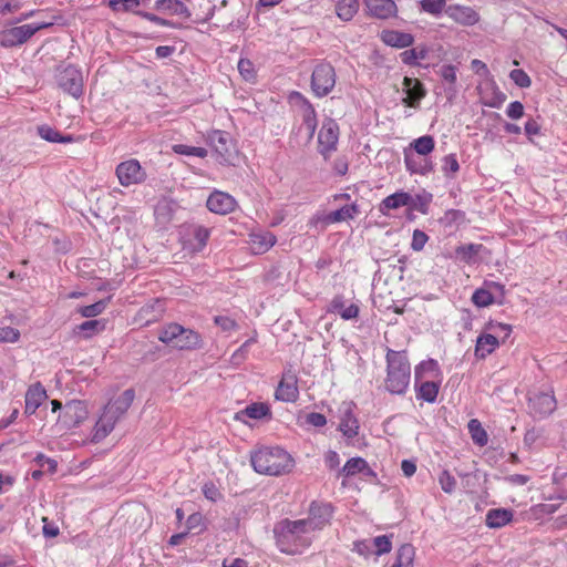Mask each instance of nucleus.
I'll return each instance as SVG.
<instances>
[{
	"mask_svg": "<svg viewBox=\"0 0 567 567\" xmlns=\"http://www.w3.org/2000/svg\"><path fill=\"white\" fill-rule=\"evenodd\" d=\"M311 533L302 519L285 518L274 527L277 548L286 555H298L307 549L312 543Z\"/></svg>",
	"mask_w": 567,
	"mask_h": 567,
	"instance_id": "1",
	"label": "nucleus"
},
{
	"mask_svg": "<svg viewBox=\"0 0 567 567\" xmlns=\"http://www.w3.org/2000/svg\"><path fill=\"white\" fill-rule=\"evenodd\" d=\"M134 399L135 391L130 388L104 405L92 431L91 441L93 443L102 442L114 430L116 423L126 414L133 404Z\"/></svg>",
	"mask_w": 567,
	"mask_h": 567,
	"instance_id": "2",
	"label": "nucleus"
},
{
	"mask_svg": "<svg viewBox=\"0 0 567 567\" xmlns=\"http://www.w3.org/2000/svg\"><path fill=\"white\" fill-rule=\"evenodd\" d=\"M385 363L384 390L392 395H404L411 381V364L406 351L388 348Z\"/></svg>",
	"mask_w": 567,
	"mask_h": 567,
	"instance_id": "3",
	"label": "nucleus"
},
{
	"mask_svg": "<svg viewBox=\"0 0 567 567\" xmlns=\"http://www.w3.org/2000/svg\"><path fill=\"white\" fill-rule=\"evenodd\" d=\"M250 464L259 474L279 476L290 472L293 460L279 446H262L250 453Z\"/></svg>",
	"mask_w": 567,
	"mask_h": 567,
	"instance_id": "4",
	"label": "nucleus"
},
{
	"mask_svg": "<svg viewBox=\"0 0 567 567\" xmlns=\"http://www.w3.org/2000/svg\"><path fill=\"white\" fill-rule=\"evenodd\" d=\"M158 340L178 350H196L203 347V338L197 331L177 322L163 326L158 332Z\"/></svg>",
	"mask_w": 567,
	"mask_h": 567,
	"instance_id": "5",
	"label": "nucleus"
},
{
	"mask_svg": "<svg viewBox=\"0 0 567 567\" xmlns=\"http://www.w3.org/2000/svg\"><path fill=\"white\" fill-rule=\"evenodd\" d=\"M58 87L65 94L80 99L84 93V79L81 68L72 63L61 62L54 69Z\"/></svg>",
	"mask_w": 567,
	"mask_h": 567,
	"instance_id": "6",
	"label": "nucleus"
},
{
	"mask_svg": "<svg viewBox=\"0 0 567 567\" xmlns=\"http://www.w3.org/2000/svg\"><path fill=\"white\" fill-rule=\"evenodd\" d=\"M54 21H42L7 28L0 31V47L10 49L24 44L38 31L51 28Z\"/></svg>",
	"mask_w": 567,
	"mask_h": 567,
	"instance_id": "7",
	"label": "nucleus"
},
{
	"mask_svg": "<svg viewBox=\"0 0 567 567\" xmlns=\"http://www.w3.org/2000/svg\"><path fill=\"white\" fill-rule=\"evenodd\" d=\"M178 236L184 249L200 252L207 245L210 229L196 223H184L178 228Z\"/></svg>",
	"mask_w": 567,
	"mask_h": 567,
	"instance_id": "8",
	"label": "nucleus"
},
{
	"mask_svg": "<svg viewBox=\"0 0 567 567\" xmlns=\"http://www.w3.org/2000/svg\"><path fill=\"white\" fill-rule=\"evenodd\" d=\"M89 416L87 405L82 400H70L60 412L56 425L61 430H72L79 427Z\"/></svg>",
	"mask_w": 567,
	"mask_h": 567,
	"instance_id": "9",
	"label": "nucleus"
},
{
	"mask_svg": "<svg viewBox=\"0 0 567 567\" xmlns=\"http://www.w3.org/2000/svg\"><path fill=\"white\" fill-rule=\"evenodd\" d=\"M207 144L213 148L220 164H230L235 155V143L231 135L221 130L207 133Z\"/></svg>",
	"mask_w": 567,
	"mask_h": 567,
	"instance_id": "10",
	"label": "nucleus"
},
{
	"mask_svg": "<svg viewBox=\"0 0 567 567\" xmlns=\"http://www.w3.org/2000/svg\"><path fill=\"white\" fill-rule=\"evenodd\" d=\"M334 68L328 62L317 64L311 75V90L317 97L327 96L336 85Z\"/></svg>",
	"mask_w": 567,
	"mask_h": 567,
	"instance_id": "11",
	"label": "nucleus"
},
{
	"mask_svg": "<svg viewBox=\"0 0 567 567\" xmlns=\"http://www.w3.org/2000/svg\"><path fill=\"white\" fill-rule=\"evenodd\" d=\"M556 399L553 391H533L528 394L529 413L535 419H544L556 410Z\"/></svg>",
	"mask_w": 567,
	"mask_h": 567,
	"instance_id": "12",
	"label": "nucleus"
},
{
	"mask_svg": "<svg viewBox=\"0 0 567 567\" xmlns=\"http://www.w3.org/2000/svg\"><path fill=\"white\" fill-rule=\"evenodd\" d=\"M115 174L122 186L128 187L145 182L146 172L135 158L121 162L115 169Z\"/></svg>",
	"mask_w": 567,
	"mask_h": 567,
	"instance_id": "13",
	"label": "nucleus"
},
{
	"mask_svg": "<svg viewBox=\"0 0 567 567\" xmlns=\"http://www.w3.org/2000/svg\"><path fill=\"white\" fill-rule=\"evenodd\" d=\"M360 214L361 210L359 205L353 202L351 204H344L339 209L332 210L326 215H315L310 219V225L317 226L318 223H322L323 225L338 224L354 219Z\"/></svg>",
	"mask_w": 567,
	"mask_h": 567,
	"instance_id": "14",
	"label": "nucleus"
},
{
	"mask_svg": "<svg viewBox=\"0 0 567 567\" xmlns=\"http://www.w3.org/2000/svg\"><path fill=\"white\" fill-rule=\"evenodd\" d=\"M333 516V506L330 503L311 502L309 515L302 520L311 532L322 529Z\"/></svg>",
	"mask_w": 567,
	"mask_h": 567,
	"instance_id": "15",
	"label": "nucleus"
},
{
	"mask_svg": "<svg viewBox=\"0 0 567 567\" xmlns=\"http://www.w3.org/2000/svg\"><path fill=\"white\" fill-rule=\"evenodd\" d=\"M403 97L402 103L406 106L419 109L421 101L426 95V89L424 84L416 78L404 76L403 79Z\"/></svg>",
	"mask_w": 567,
	"mask_h": 567,
	"instance_id": "16",
	"label": "nucleus"
},
{
	"mask_svg": "<svg viewBox=\"0 0 567 567\" xmlns=\"http://www.w3.org/2000/svg\"><path fill=\"white\" fill-rule=\"evenodd\" d=\"M339 141V126L333 120L323 123L319 135L318 142L320 153L327 157L332 151L337 148Z\"/></svg>",
	"mask_w": 567,
	"mask_h": 567,
	"instance_id": "17",
	"label": "nucleus"
},
{
	"mask_svg": "<svg viewBox=\"0 0 567 567\" xmlns=\"http://www.w3.org/2000/svg\"><path fill=\"white\" fill-rule=\"evenodd\" d=\"M357 405L354 402H343L342 415L339 423V431L349 440L359 434V420L354 414Z\"/></svg>",
	"mask_w": 567,
	"mask_h": 567,
	"instance_id": "18",
	"label": "nucleus"
},
{
	"mask_svg": "<svg viewBox=\"0 0 567 567\" xmlns=\"http://www.w3.org/2000/svg\"><path fill=\"white\" fill-rule=\"evenodd\" d=\"M237 202L235 198L221 190H214L206 200L209 212L218 215H227L235 210Z\"/></svg>",
	"mask_w": 567,
	"mask_h": 567,
	"instance_id": "19",
	"label": "nucleus"
},
{
	"mask_svg": "<svg viewBox=\"0 0 567 567\" xmlns=\"http://www.w3.org/2000/svg\"><path fill=\"white\" fill-rule=\"evenodd\" d=\"M298 379L291 373H284L275 392L278 401L293 403L299 398Z\"/></svg>",
	"mask_w": 567,
	"mask_h": 567,
	"instance_id": "20",
	"label": "nucleus"
},
{
	"mask_svg": "<svg viewBox=\"0 0 567 567\" xmlns=\"http://www.w3.org/2000/svg\"><path fill=\"white\" fill-rule=\"evenodd\" d=\"M403 155L405 168L410 174L426 176L434 172V163L427 156L414 154L411 150H404Z\"/></svg>",
	"mask_w": 567,
	"mask_h": 567,
	"instance_id": "21",
	"label": "nucleus"
},
{
	"mask_svg": "<svg viewBox=\"0 0 567 567\" xmlns=\"http://www.w3.org/2000/svg\"><path fill=\"white\" fill-rule=\"evenodd\" d=\"M47 399V390L41 382L31 384L24 396V413L29 416L33 415Z\"/></svg>",
	"mask_w": 567,
	"mask_h": 567,
	"instance_id": "22",
	"label": "nucleus"
},
{
	"mask_svg": "<svg viewBox=\"0 0 567 567\" xmlns=\"http://www.w3.org/2000/svg\"><path fill=\"white\" fill-rule=\"evenodd\" d=\"M179 208L177 200L169 197H162L154 207L156 223L163 227L168 225Z\"/></svg>",
	"mask_w": 567,
	"mask_h": 567,
	"instance_id": "23",
	"label": "nucleus"
},
{
	"mask_svg": "<svg viewBox=\"0 0 567 567\" xmlns=\"http://www.w3.org/2000/svg\"><path fill=\"white\" fill-rule=\"evenodd\" d=\"M379 37L385 45L395 49H405L414 43L413 34L399 30L384 29Z\"/></svg>",
	"mask_w": 567,
	"mask_h": 567,
	"instance_id": "24",
	"label": "nucleus"
},
{
	"mask_svg": "<svg viewBox=\"0 0 567 567\" xmlns=\"http://www.w3.org/2000/svg\"><path fill=\"white\" fill-rule=\"evenodd\" d=\"M327 312L339 315L343 320H353L359 317L360 308L357 303L346 306L342 295H336L327 307Z\"/></svg>",
	"mask_w": 567,
	"mask_h": 567,
	"instance_id": "25",
	"label": "nucleus"
},
{
	"mask_svg": "<svg viewBox=\"0 0 567 567\" xmlns=\"http://www.w3.org/2000/svg\"><path fill=\"white\" fill-rule=\"evenodd\" d=\"M370 16L386 20L396 17L398 7L393 0H364Z\"/></svg>",
	"mask_w": 567,
	"mask_h": 567,
	"instance_id": "26",
	"label": "nucleus"
},
{
	"mask_svg": "<svg viewBox=\"0 0 567 567\" xmlns=\"http://www.w3.org/2000/svg\"><path fill=\"white\" fill-rule=\"evenodd\" d=\"M441 382L433 380H414V391L417 401L435 403Z\"/></svg>",
	"mask_w": 567,
	"mask_h": 567,
	"instance_id": "27",
	"label": "nucleus"
},
{
	"mask_svg": "<svg viewBox=\"0 0 567 567\" xmlns=\"http://www.w3.org/2000/svg\"><path fill=\"white\" fill-rule=\"evenodd\" d=\"M412 202V195L404 190L395 192L381 200L379 204V212L389 216L390 210L399 209L401 207H408Z\"/></svg>",
	"mask_w": 567,
	"mask_h": 567,
	"instance_id": "28",
	"label": "nucleus"
},
{
	"mask_svg": "<svg viewBox=\"0 0 567 567\" xmlns=\"http://www.w3.org/2000/svg\"><path fill=\"white\" fill-rule=\"evenodd\" d=\"M445 14L463 25H473L478 21V14L470 7L452 4L445 9Z\"/></svg>",
	"mask_w": 567,
	"mask_h": 567,
	"instance_id": "29",
	"label": "nucleus"
},
{
	"mask_svg": "<svg viewBox=\"0 0 567 567\" xmlns=\"http://www.w3.org/2000/svg\"><path fill=\"white\" fill-rule=\"evenodd\" d=\"M277 243L276 236L270 231L251 234L249 236L250 249L255 255L267 252Z\"/></svg>",
	"mask_w": 567,
	"mask_h": 567,
	"instance_id": "30",
	"label": "nucleus"
},
{
	"mask_svg": "<svg viewBox=\"0 0 567 567\" xmlns=\"http://www.w3.org/2000/svg\"><path fill=\"white\" fill-rule=\"evenodd\" d=\"M106 322L103 319H91L75 326L74 334L87 340L104 331Z\"/></svg>",
	"mask_w": 567,
	"mask_h": 567,
	"instance_id": "31",
	"label": "nucleus"
},
{
	"mask_svg": "<svg viewBox=\"0 0 567 567\" xmlns=\"http://www.w3.org/2000/svg\"><path fill=\"white\" fill-rule=\"evenodd\" d=\"M415 558V548L412 544H402L389 567H413Z\"/></svg>",
	"mask_w": 567,
	"mask_h": 567,
	"instance_id": "32",
	"label": "nucleus"
},
{
	"mask_svg": "<svg viewBox=\"0 0 567 567\" xmlns=\"http://www.w3.org/2000/svg\"><path fill=\"white\" fill-rule=\"evenodd\" d=\"M38 134L41 138L50 143L68 144L75 141L72 134H62L56 128L48 124L38 126Z\"/></svg>",
	"mask_w": 567,
	"mask_h": 567,
	"instance_id": "33",
	"label": "nucleus"
},
{
	"mask_svg": "<svg viewBox=\"0 0 567 567\" xmlns=\"http://www.w3.org/2000/svg\"><path fill=\"white\" fill-rule=\"evenodd\" d=\"M359 8V0H338L336 2V14L340 20L348 22L358 13Z\"/></svg>",
	"mask_w": 567,
	"mask_h": 567,
	"instance_id": "34",
	"label": "nucleus"
},
{
	"mask_svg": "<svg viewBox=\"0 0 567 567\" xmlns=\"http://www.w3.org/2000/svg\"><path fill=\"white\" fill-rule=\"evenodd\" d=\"M496 349V337L491 333H483L477 337L475 344V357L485 359Z\"/></svg>",
	"mask_w": 567,
	"mask_h": 567,
	"instance_id": "35",
	"label": "nucleus"
},
{
	"mask_svg": "<svg viewBox=\"0 0 567 567\" xmlns=\"http://www.w3.org/2000/svg\"><path fill=\"white\" fill-rule=\"evenodd\" d=\"M241 415L254 420H261L266 416H271V411L267 403L258 402L247 405L244 410L236 414V419L241 420Z\"/></svg>",
	"mask_w": 567,
	"mask_h": 567,
	"instance_id": "36",
	"label": "nucleus"
},
{
	"mask_svg": "<svg viewBox=\"0 0 567 567\" xmlns=\"http://www.w3.org/2000/svg\"><path fill=\"white\" fill-rule=\"evenodd\" d=\"M434 137L432 135H423L413 140L405 150H411V152L421 156H427L434 151Z\"/></svg>",
	"mask_w": 567,
	"mask_h": 567,
	"instance_id": "37",
	"label": "nucleus"
},
{
	"mask_svg": "<svg viewBox=\"0 0 567 567\" xmlns=\"http://www.w3.org/2000/svg\"><path fill=\"white\" fill-rule=\"evenodd\" d=\"M426 374H441V369L439 362L435 359L429 358L426 360H422L414 368V380H426Z\"/></svg>",
	"mask_w": 567,
	"mask_h": 567,
	"instance_id": "38",
	"label": "nucleus"
},
{
	"mask_svg": "<svg viewBox=\"0 0 567 567\" xmlns=\"http://www.w3.org/2000/svg\"><path fill=\"white\" fill-rule=\"evenodd\" d=\"M483 106L496 107V86L493 81H485L477 86Z\"/></svg>",
	"mask_w": 567,
	"mask_h": 567,
	"instance_id": "39",
	"label": "nucleus"
},
{
	"mask_svg": "<svg viewBox=\"0 0 567 567\" xmlns=\"http://www.w3.org/2000/svg\"><path fill=\"white\" fill-rule=\"evenodd\" d=\"M477 124L482 131L486 132V138L494 141L496 133V114L492 111L483 110L482 115L477 118Z\"/></svg>",
	"mask_w": 567,
	"mask_h": 567,
	"instance_id": "40",
	"label": "nucleus"
},
{
	"mask_svg": "<svg viewBox=\"0 0 567 567\" xmlns=\"http://www.w3.org/2000/svg\"><path fill=\"white\" fill-rule=\"evenodd\" d=\"M467 429L473 442L476 445L484 446L487 444L488 435L477 419H471L467 423Z\"/></svg>",
	"mask_w": 567,
	"mask_h": 567,
	"instance_id": "41",
	"label": "nucleus"
},
{
	"mask_svg": "<svg viewBox=\"0 0 567 567\" xmlns=\"http://www.w3.org/2000/svg\"><path fill=\"white\" fill-rule=\"evenodd\" d=\"M429 50L425 45L409 49L400 54L401 61L410 66L419 65V60H424L427 56Z\"/></svg>",
	"mask_w": 567,
	"mask_h": 567,
	"instance_id": "42",
	"label": "nucleus"
},
{
	"mask_svg": "<svg viewBox=\"0 0 567 567\" xmlns=\"http://www.w3.org/2000/svg\"><path fill=\"white\" fill-rule=\"evenodd\" d=\"M363 468H365V460L363 457H351L346 462L343 467L339 470L338 476L351 477L361 473Z\"/></svg>",
	"mask_w": 567,
	"mask_h": 567,
	"instance_id": "43",
	"label": "nucleus"
},
{
	"mask_svg": "<svg viewBox=\"0 0 567 567\" xmlns=\"http://www.w3.org/2000/svg\"><path fill=\"white\" fill-rule=\"evenodd\" d=\"M112 299V296L106 297L105 299H101L89 306H81L78 309V312L84 318H94L101 315L107 307Z\"/></svg>",
	"mask_w": 567,
	"mask_h": 567,
	"instance_id": "44",
	"label": "nucleus"
},
{
	"mask_svg": "<svg viewBox=\"0 0 567 567\" xmlns=\"http://www.w3.org/2000/svg\"><path fill=\"white\" fill-rule=\"evenodd\" d=\"M432 194L427 192H423L422 194H417L412 196V202L409 205L410 212H420L421 214H427L430 203L432 202Z\"/></svg>",
	"mask_w": 567,
	"mask_h": 567,
	"instance_id": "45",
	"label": "nucleus"
},
{
	"mask_svg": "<svg viewBox=\"0 0 567 567\" xmlns=\"http://www.w3.org/2000/svg\"><path fill=\"white\" fill-rule=\"evenodd\" d=\"M141 0H109V7L114 12H132L136 16Z\"/></svg>",
	"mask_w": 567,
	"mask_h": 567,
	"instance_id": "46",
	"label": "nucleus"
},
{
	"mask_svg": "<svg viewBox=\"0 0 567 567\" xmlns=\"http://www.w3.org/2000/svg\"><path fill=\"white\" fill-rule=\"evenodd\" d=\"M465 221V213L460 209H447L443 217L440 218V223L444 227L460 226Z\"/></svg>",
	"mask_w": 567,
	"mask_h": 567,
	"instance_id": "47",
	"label": "nucleus"
},
{
	"mask_svg": "<svg viewBox=\"0 0 567 567\" xmlns=\"http://www.w3.org/2000/svg\"><path fill=\"white\" fill-rule=\"evenodd\" d=\"M257 342L255 337L247 339L230 357V363L233 365H240L248 357L249 349Z\"/></svg>",
	"mask_w": 567,
	"mask_h": 567,
	"instance_id": "48",
	"label": "nucleus"
},
{
	"mask_svg": "<svg viewBox=\"0 0 567 567\" xmlns=\"http://www.w3.org/2000/svg\"><path fill=\"white\" fill-rule=\"evenodd\" d=\"M421 10L432 16L439 17L443 12L445 13L446 0H421Z\"/></svg>",
	"mask_w": 567,
	"mask_h": 567,
	"instance_id": "49",
	"label": "nucleus"
},
{
	"mask_svg": "<svg viewBox=\"0 0 567 567\" xmlns=\"http://www.w3.org/2000/svg\"><path fill=\"white\" fill-rule=\"evenodd\" d=\"M302 124L307 130L308 137L312 138L318 126L317 113L313 106L302 111Z\"/></svg>",
	"mask_w": 567,
	"mask_h": 567,
	"instance_id": "50",
	"label": "nucleus"
},
{
	"mask_svg": "<svg viewBox=\"0 0 567 567\" xmlns=\"http://www.w3.org/2000/svg\"><path fill=\"white\" fill-rule=\"evenodd\" d=\"M393 535H380L371 539L373 544L374 554L377 556H381L383 554L390 553L392 549L391 538Z\"/></svg>",
	"mask_w": 567,
	"mask_h": 567,
	"instance_id": "51",
	"label": "nucleus"
},
{
	"mask_svg": "<svg viewBox=\"0 0 567 567\" xmlns=\"http://www.w3.org/2000/svg\"><path fill=\"white\" fill-rule=\"evenodd\" d=\"M173 151L179 155L196 156L199 158H205L208 154L207 150L204 147L189 146L185 144H175L173 146Z\"/></svg>",
	"mask_w": 567,
	"mask_h": 567,
	"instance_id": "52",
	"label": "nucleus"
},
{
	"mask_svg": "<svg viewBox=\"0 0 567 567\" xmlns=\"http://www.w3.org/2000/svg\"><path fill=\"white\" fill-rule=\"evenodd\" d=\"M136 16H138L147 21H151L157 25H161V27H167V28H174V29L182 28V24H179V23H176L172 20L162 18L159 16H156V14L147 12V11H137Z\"/></svg>",
	"mask_w": 567,
	"mask_h": 567,
	"instance_id": "53",
	"label": "nucleus"
},
{
	"mask_svg": "<svg viewBox=\"0 0 567 567\" xmlns=\"http://www.w3.org/2000/svg\"><path fill=\"white\" fill-rule=\"evenodd\" d=\"M458 171L460 164L456 154L451 153L442 158V172L446 177H454Z\"/></svg>",
	"mask_w": 567,
	"mask_h": 567,
	"instance_id": "54",
	"label": "nucleus"
},
{
	"mask_svg": "<svg viewBox=\"0 0 567 567\" xmlns=\"http://www.w3.org/2000/svg\"><path fill=\"white\" fill-rule=\"evenodd\" d=\"M472 301L476 307L483 308L494 302V296L489 290H486L485 288H478L474 291Z\"/></svg>",
	"mask_w": 567,
	"mask_h": 567,
	"instance_id": "55",
	"label": "nucleus"
},
{
	"mask_svg": "<svg viewBox=\"0 0 567 567\" xmlns=\"http://www.w3.org/2000/svg\"><path fill=\"white\" fill-rule=\"evenodd\" d=\"M237 68L244 80L254 81L256 79V70L249 59L240 58Z\"/></svg>",
	"mask_w": 567,
	"mask_h": 567,
	"instance_id": "56",
	"label": "nucleus"
},
{
	"mask_svg": "<svg viewBox=\"0 0 567 567\" xmlns=\"http://www.w3.org/2000/svg\"><path fill=\"white\" fill-rule=\"evenodd\" d=\"M511 80L522 89L529 87L532 80L529 75L522 69H514L509 72Z\"/></svg>",
	"mask_w": 567,
	"mask_h": 567,
	"instance_id": "57",
	"label": "nucleus"
},
{
	"mask_svg": "<svg viewBox=\"0 0 567 567\" xmlns=\"http://www.w3.org/2000/svg\"><path fill=\"white\" fill-rule=\"evenodd\" d=\"M439 483L441 485V488L447 493L451 494L455 491L456 487V480L455 477L446 470H444L440 476H439Z\"/></svg>",
	"mask_w": 567,
	"mask_h": 567,
	"instance_id": "58",
	"label": "nucleus"
},
{
	"mask_svg": "<svg viewBox=\"0 0 567 567\" xmlns=\"http://www.w3.org/2000/svg\"><path fill=\"white\" fill-rule=\"evenodd\" d=\"M476 252L477 246L473 244L462 245L455 249L456 258L465 262H470Z\"/></svg>",
	"mask_w": 567,
	"mask_h": 567,
	"instance_id": "59",
	"label": "nucleus"
},
{
	"mask_svg": "<svg viewBox=\"0 0 567 567\" xmlns=\"http://www.w3.org/2000/svg\"><path fill=\"white\" fill-rule=\"evenodd\" d=\"M40 467H47L48 472L54 474L58 470V462L43 453H38L33 460Z\"/></svg>",
	"mask_w": 567,
	"mask_h": 567,
	"instance_id": "60",
	"label": "nucleus"
},
{
	"mask_svg": "<svg viewBox=\"0 0 567 567\" xmlns=\"http://www.w3.org/2000/svg\"><path fill=\"white\" fill-rule=\"evenodd\" d=\"M288 100H289V103H291L295 106H298L301 111L313 106L311 104V102L302 93H300L298 91H292L289 94Z\"/></svg>",
	"mask_w": 567,
	"mask_h": 567,
	"instance_id": "61",
	"label": "nucleus"
},
{
	"mask_svg": "<svg viewBox=\"0 0 567 567\" xmlns=\"http://www.w3.org/2000/svg\"><path fill=\"white\" fill-rule=\"evenodd\" d=\"M202 491L204 496L212 502L216 503L223 498L220 491L213 482L205 483Z\"/></svg>",
	"mask_w": 567,
	"mask_h": 567,
	"instance_id": "62",
	"label": "nucleus"
},
{
	"mask_svg": "<svg viewBox=\"0 0 567 567\" xmlns=\"http://www.w3.org/2000/svg\"><path fill=\"white\" fill-rule=\"evenodd\" d=\"M214 322L217 327L226 332L234 331L238 328L237 322L228 316H216L214 318Z\"/></svg>",
	"mask_w": 567,
	"mask_h": 567,
	"instance_id": "63",
	"label": "nucleus"
},
{
	"mask_svg": "<svg viewBox=\"0 0 567 567\" xmlns=\"http://www.w3.org/2000/svg\"><path fill=\"white\" fill-rule=\"evenodd\" d=\"M427 240L429 236L423 230L415 229L412 235L411 248L414 251H421Z\"/></svg>",
	"mask_w": 567,
	"mask_h": 567,
	"instance_id": "64",
	"label": "nucleus"
}]
</instances>
